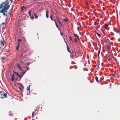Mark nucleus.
Returning a JSON list of instances; mask_svg holds the SVG:
<instances>
[{"label":"nucleus","instance_id":"nucleus-39","mask_svg":"<svg viewBox=\"0 0 120 120\" xmlns=\"http://www.w3.org/2000/svg\"><path fill=\"white\" fill-rule=\"evenodd\" d=\"M30 63H27V64L29 65V64H30Z\"/></svg>","mask_w":120,"mask_h":120},{"label":"nucleus","instance_id":"nucleus-8","mask_svg":"<svg viewBox=\"0 0 120 120\" xmlns=\"http://www.w3.org/2000/svg\"><path fill=\"white\" fill-rule=\"evenodd\" d=\"M26 8L25 7V6H23L21 8V11H22L24 10V9H26Z\"/></svg>","mask_w":120,"mask_h":120},{"label":"nucleus","instance_id":"nucleus-13","mask_svg":"<svg viewBox=\"0 0 120 120\" xmlns=\"http://www.w3.org/2000/svg\"><path fill=\"white\" fill-rule=\"evenodd\" d=\"M34 17H35V18L36 19H37L38 18V17L37 15L36 14V13H34Z\"/></svg>","mask_w":120,"mask_h":120},{"label":"nucleus","instance_id":"nucleus-7","mask_svg":"<svg viewBox=\"0 0 120 120\" xmlns=\"http://www.w3.org/2000/svg\"><path fill=\"white\" fill-rule=\"evenodd\" d=\"M56 19H57V21L59 22V23L61 22L60 19L58 16H56Z\"/></svg>","mask_w":120,"mask_h":120},{"label":"nucleus","instance_id":"nucleus-43","mask_svg":"<svg viewBox=\"0 0 120 120\" xmlns=\"http://www.w3.org/2000/svg\"><path fill=\"white\" fill-rule=\"evenodd\" d=\"M77 28H78V29L79 28V27H78Z\"/></svg>","mask_w":120,"mask_h":120},{"label":"nucleus","instance_id":"nucleus-21","mask_svg":"<svg viewBox=\"0 0 120 120\" xmlns=\"http://www.w3.org/2000/svg\"><path fill=\"white\" fill-rule=\"evenodd\" d=\"M59 25L60 27H62V23H61V22L59 23Z\"/></svg>","mask_w":120,"mask_h":120},{"label":"nucleus","instance_id":"nucleus-42","mask_svg":"<svg viewBox=\"0 0 120 120\" xmlns=\"http://www.w3.org/2000/svg\"><path fill=\"white\" fill-rule=\"evenodd\" d=\"M19 88L21 90V88Z\"/></svg>","mask_w":120,"mask_h":120},{"label":"nucleus","instance_id":"nucleus-18","mask_svg":"<svg viewBox=\"0 0 120 120\" xmlns=\"http://www.w3.org/2000/svg\"><path fill=\"white\" fill-rule=\"evenodd\" d=\"M67 49L68 50V52H70V51L69 49V48H68V45H67Z\"/></svg>","mask_w":120,"mask_h":120},{"label":"nucleus","instance_id":"nucleus-25","mask_svg":"<svg viewBox=\"0 0 120 120\" xmlns=\"http://www.w3.org/2000/svg\"><path fill=\"white\" fill-rule=\"evenodd\" d=\"M97 23L96 22H94V25H97Z\"/></svg>","mask_w":120,"mask_h":120},{"label":"nucleus","instance_id":"nucleus-40","mask_svg":"<svg viewBox=\"0 0 120 120\" xmlns=\"http://www.w3.org/2000/svg\"><path fill=\"white\" fill-rule=\"evenodd\" d=\"M100 53H98V56H99V55Z\"/></svg>","mask_w":120,"mask_h":120},{"label":"nucleus","instance_id":"nucleus-26","mask_svg":"<svg viewBox=\"0 0 120 120\" xmlns=\"http://www.w3.org/2000/svg\"><path fill=\"white\" fill-rule=\"evenodd\" d=\"M34 112H33L32 113V117H33V116H34Z\"/></svg>","mask_w":120,"mask_h":120},{"label":"nucleus","instance_id":"nucleus-33","mask_svg":"<svg viewBox=\"0 0 120 120\" xmlns=\"http://www.w3.org/2000/svg\"><path fill=\"white\" fill-rule=\"evenodd\" d=\"M100 49L99 50V51H98V53H100Z\"/></svg>","mask_w":120,"mask_h":120},{"label":"nucleus","instance_id":"nucleus-2","mask_svg":"<svg viewBox=\"0 0 120 120\" xmlns=\"http://www.w3.org/2000/svg\"><path fill=\"white\" fill-rule=\"evenodd\" d=\"M17 67L19 69L22 71H23V70L22 69L21 67L20 66L19 64L18 63L17 64Z\"/></svg>","mask_w":120,"mask_h":120},{"label":"nucleus","instance_id":"nucleus-41","mask_svg":"<svg viewBox=\"0 0 120 120\" xmlns=\"http://www.w3.org/2000/svg\"><path fill=\"white\" fill-rule=\"evenodd\" d=\"M114 75L113 74V75H112V76H114Z\"/></svg>","mask_w":120,"mask_h":120},{"label":"nucleus","instance_id":"nucleus-38","mask_svg":"<svg viewBox=\"0 0 120 120\" xmlns=\"http://www.w3.org/2000/svg\"><path fill=\"white\" fill-rule=\"evenodd\" d=\"M9 0L11 1V3L12 2V0Z\"/></svg>","mask_w":120,"mask_h":120},{"label":"nucleus","instance_id":"nucleus-32","mask_svg":"<svg viewBox=\"0 0 120 120\" xmlns=\"http://www.w3.org/2000/svg\"><path fill=\"white\" fill-rule=\"evenodd\" d=\"M69 38L70 40L71 41H72V38H71V37H70Z\"/></svg>","mask_w":120,"mask_h":120},{"label":"nucleus","instance_id":"nucleus-5","mask_svg":"<svg viewBox=\"0 0 120 120\" xmlns=\"http://www.w3.org/2000/svg\"><path fill=\"white\" fill-rule=\"evenodd\" d=\"M15 75L14 74H13L11 77V80L13 81L14 79Z\"/></svg>","mask_w":120,"mask_h":120},{"label":"nucleus","instance_id":"nucleus-6","mask_svg":"<svg viewBox=\"0 0 120 120\" xmlns=\"http://www.w3.org/2000/svg\"><path fill=\"white\" fill-rule=\"evenodd\" d=\"M0 45H1L2 46H4V41H2V40H0Z\"/></svg>","mask_w":120,"mask_h":120},{"label":"nucleus","instance_id":"nucleus-3","mask_svg":"<svg viewBox=\"0 0 120 120\" xmlns=\"http://www.w3.org/2000/svg\"><path fill=\"white\" fill-rule=\"evenodd\" d=\"M2 96L3 97V99L7 97V94L6 93H2Z\"/></svg>","mask_w":120,"mask_h":120},{"label":"nucleus","instance_id":"nucleus-35","mask_svg":"<svg viewBox=\"0 0 120 120\" xmlns=\"http://www.w3.org/2000/svg\"><path fill=\"white\" fill-rule=\"evenodd\" d=\"M60 34L61 35H63V33L62 32H60Z\"/></svg>","mask_w":120,"mask_h":120},{"label":"nucleus","instance_id":"nucleus-27","mask_svg":"<svg viewBox=\"0 0 120 120\" xmlns=\"http://www.w3.org/2000/svg\"><path fill=\"white\" fill-rule=\"evenodd\" d=\"M33 0V1H38L42 0Z\"/></svg>","mask_w":120,"mask_h":120},{"label":"nucleus","instance_id":"nucleus-28","mask_svg":"<svg viewBox=\"0 0 120 120\" xmlns=\"http://www.w3.org/2000/svg\"><path fill=\"white\" fill-rule=\"evenodd\" d=\"M5 58L4 57L2 56L1 57V59H2L3 60H4L5 59Z\"/></svg>","mask_w":120,"mask_h":120},{"label":"nucleus","instance_id":"nucleus-1","mask_svg":"<svg viewBox=\"0 0 120 120\" xmlns=\"http://www.w3.org/2000/svg\"><path fill=\"white\" fill-rule=\"evenodd\" d=\"M114 30L117 33H119L120 31V30L118 27L114 28Z\"/></svg>","mask_w":120,"mask_h":120},{"label":"nucleus","instance_id":"nucleus-17","mask_svg":"<svg viewBox=\"0 0 120 120\" xmlns=\"http://www.w3.org/2000/svg\"><path fill=\"white\" fill-rule=\"evenodd\" d=\"M54 21L55 22V25H56V27H57V28H58V26L57 25L56 23V20H54Z\"/></svg>","mask_w":120,"mask_h":120},{"label":"nucleus","instance_id":"nucleus-10","mask_svg":"<svg viewBox=\"0 0 120 120\" xmlns=\"http://www.w3.org/2000/svg\"><path fill=\"white\" fill-rule=\"evenodd\" d=\"M48 13V11H46V17L47 18H48V17H49Z\"/></svg>","mask_w":120,"mask_h":120},{"label":"nucleus","instance_id":"nucleus-14","mask_svg":"<svg viewBox=\"0 0 120 120\" xmlns=\"http://www.w3.org/2000/svg\"><path fill=\"white\" fill-rule=\"evenodd\" d=\"M19 43L18 42V45L17 46V47H16V49L17 50H18V49H19Z\"/></svg>","mask_w":120,"mask_h":120},{"label":"nucleus","instance_id":"nucleus-44","mask_svg":"<svg viewBox=\"0 0 120 120\" xmlns=\"http://www.w3.org/2000/svg\"><path fill=\"white\" fill-rule=\"evenodd\" d=\"M10 14V15H11V14Z\"/></svg>","mask_w":120,"mask_h":120},{"label":"nucleus","instance_id":"nucleus-4","mask_svg":"<svg viewBox=\"0 0 120 120\" xmlns=\"http://www.w3.org/2000/svg\"><path fill=\"white\" fill-rule=\"evenodd\" d=\"M14 73L16 75H17V76L20 79H21V75L19 74L18 73H17V72H15V71L14 72Z\"/></svg>","mask_w":120,"mask_h":120},{"label":"nucleus","instance_id":"nucleus-31","mask_svg":"<svg viewBox=\"0 0 120 120\" xmlns=\"http://www.w3.org/2000/svg\"><path fill=\"white\" fill-rule=\"evenodd\" d=\"M23 63L24 62L22 61H20V63L21 64H23Z\"/></svg>","mask_w":120,"mask_h":120},{"label":"nucleus","instance_id":"nucleus-30","mask_svg":"<svg viewBox=\"0 0 120 120\" xmlns=\"http://www.w3.org/2000/svg\"><path fill=\"white\" fill-rule=\"evenodd\" d=\"M74 40L75 41H77V39L76 38H74Z\"/></svg>","mask_w":120,"mask_h":120},{"label":"nucleus","instance_id":"nucleus-45","mask_svg":"<svg viewBox=\"0 0 120 120\" xmlns=\"http://www.w3.org/2000/svg\"><path fill=\"white\" fill-rule=\"evenodd\" d=\"M41 109H42V107H41Z\"/></svg>","mask_w":120,"mask_h":120},{"label":"nucleus","instance_id":"nucleus-9","mask_svg":"<svg viewBox=\"0 0 120 120\" xmlns=\"http://www.w3.org/2000/svg\"><path fill=\"white\" fill-rule=\"evenodd\" d=\"M26 73V71H23L22 72V74L21 75V78L23 76V75H24Z\"/></svg>","mask_w":120,"mask_h":120},{"label":"nucleus","instance_id":"nucleus-12","mask_svg":"<svg viewBox=\"0 0 120 120\" xmlns=\"http://www.w3.org/2000/svg\"><path fill=\"white\" fill-rule=\"evenodd\" d=\"M2 93L1 92H0V98L2 99H3V97L2 96Z\"/></svg>","mask_w":120,"mask_h":120},{"label":"nucleus","instance_id":"nucleus-37","mask_svg":"<svg viewBox=\"0 0 120 120\" xmlns=\"http://www.w3.org/2000/svg\"><path fill=\"white\" fill-rule=\"evenodd\" d=\"M26 70H29V69H28V67L27 68H26Z\"/></svg>","mask_w":120,"mask_h":120},{"label":"nucleus","instance_id":"nucleus-15","mask_svg":"<svg viewBox=\"0 0 120 120\" xmlns=\"http://www.w3.org/2000/svg\"><path fill=\"white\" fill-rule=\"evenodd\" d=\"M30 85H29V86H28L26 88V90L28 91H29L30 90Z\"/></svg>","mask_w":120,"mask_h":120},{"label":"nucleus","instance_id":"nucleus-36","mask_svg":"<svg viewBox=\"0 0 120 120\" xmlns=\"http://www.w3.org/2000/svg\"><path fill=\"white\" fill-rule=\"evenodd\" d=\"M114 60H115V61H117V60L116 58Z\"/></svg>","mask_w":120,"mask_h":120},{"label":"nucleus","instance_id":"nucleus-34","mask_svg":"<svg viewBox=\"0 0 120 120\" xmlns=\"http://www.w3.org/2000/svg\"><path fill=\"white\" fill-rule=\"evenodd\" d=\"M21 41V39H19L18 40V41Z\"/></svg>","mask_w":120,"mask_h":120},{"label":"nucleus","instance_id":"nucleus-19","mask_svg":"<svg viewBox=\"0 0 120 120\" xmlns=\"http://www.w3.org/2000/svg\"><path fill=\"white\" fill-rule=\"evenodd\" d=\"M104 26H105V29H106L108 26V25L106 24H104Z\"/></svg>","mask_w":120,"mask_h":120},{"label":"nucleus","instance_id":"nucleus-23","mask_svg":"<svg viewBox=\"0 0 120 120\" xmlns=\"http://www.w3.org/2000/svg\"><path fill=\"white\" fill-rule=\"evenodd\" d=\"M95 79L96 80V81L98 82V78L96 76L95 77Z\"/></svg>","mask_w":120,"mask_h":120},{"label":"nucleus","instance_id":"nucleus-22","mask_svg":"<svg viewBox=\"0 0 120 120\" xmlns=\"http://www.w3.org/2000/svg\"><path fill=\"white\" fill-rule=\"evenodd\" d=\"M74 35L75 37H76L77 38H78V36L76 34H74Z\"/></svg>","mask_w":120,"mask_h":120},{"label":"nucleus","instance_id":"nucleus-29","mask_svg":"<svg viewBox=\"0 0 120 120\" xmlns=\"http://www.w3.org/2000/svg\"><path fill=\"white\" fill-rule=\"evenodd\" d=\"M30 17L32 19H34V17L33 16H32L31 17V16H30Z\"/></svg>","mask_w":120,"mask_h":120},{"label":"nucleus","instance_id":"nucleus-20","mask_svg":"<svg viewBox=\"0 0 120 120\" xmlns=\"http://www.w3.org/2000/svg\"><path fill=\"white\" fill-rule=\"evenodd\" d=\"M31 10L29 11V14L30 16H31Z\"/></svg>","mask_w":120,"mask_h":120},{"label":"nucleus","instance_id":"nucleus-16","mask_svg":"<svg viewBox=\"0 0 120 120\" xmlns=\"http://www.w3.org/2000/svg\"><path fill=\"white\" fill-rule=\"evenodd\" d=\"M63 20L66 22H68V20L67 18H66L65 19H63Z\"/></svg>","mask_w":120,"mask_h":120},{"label":"nucleus","instance_id":"nucleus-24","mask_svg":"<svg viewBox=\"0 0 120 120\" xmlns=\"http://www.w3.org/2000/svg\"><path fill=\"white\" fill-rule=\"evenodd\" d=\"M52 15H51L50 16V19H51L52 20H53V18H52Z\"/></svg>","mask_w":120,"mask_h":120},{"label":"nucleus","instance_id":"nucleus-11","mask_svg":"<svg viewBox=\"0 0 120 120\" xmlns=\"http://www.w3.org/2000/svg\"><path fill=\"white\" fill-rule=\"evenodd\" d=\"M95 33L96 34H97V35L100 38V37H101V34H100L96 32H95Z\"/></svg>","mask_w":120,"mask_h":120}]
</instances>
